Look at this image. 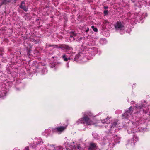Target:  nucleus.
<instances>
[{
    "mask_svg": "<svg viewBox=\"0 0 150 150\" xmlns=\"http://www.w3.org/2000/svg\"><path fill=\"white\" fill-rule=\"evenodd\" d=\"M3 4H4V3H3V1H2L1 2L0 4V7L1 6L3 5Z\"/></svg>",
    "mask_w": 150,
    "mask_h": 150,
    "instance_id": "nucleus-22",
    "label": "nucleus"
},
{
    "mask_svg": "<svg viewBox=\"0 0 150 150\" xmlns=\"http://www.w3.org/2000/svg\"><path fill=\"white\" fill-rule=\"evenodd\" d=\"M49 45V46H50V47H51V46H53V45Z\"/></svg>",
    "mask_w": 150,
    "mask_h": 150,
    "instance_id": "nucleus-26",
    "label": "nucleus"
},
{
    "mask_svg": "<svg viewBox=\"0 0 150 150\" xmlns=\"http://www.w3.org/2000/svg\"><path fill=\"white\" fill-rule=\"evenodd\" d=\"M103 23L105 24H106L108 23H109V22L108 21L105 20L103 21Z\"/></svg>",
    "mask_w": 150,
    "mask_h": 150,
    "instance_id": "nucleus-20",
    "label": "nucleus"
},
{
    "mask_svg": "<svg viewBox=\"0 0 150 150\" xmlns=\"http://www.w3.org/2000/svg\"><path fill=\"white\" fill-rule=\"evenodd\" d=\"M73 40L74 41L75 40V39L74 38V37H73Z\"/></svg>",
    "mask_w": 150,
    "mask_h": 150,
    "instance_id": "nucleus-27",
    "label": "nucleus"
},
{
    "mask_svg": "<svg viewBox=\"0 0 150 150\" xmlns=\"http://www.w3.org/2000/svg\"><path fill=\"white\" fill-rule=\"evenodd\" d=\"M117 124V122L116 121L114 122L111 125H110L111 128L115 127Z\"/></svg>",
    "mask_w": 150,
    "mask_h": 150,
    "instance_id": "nucleus-13",
    "label": "nucleus"
},
{
    "mask_svg": "<svg viewBox=\"0 0 150 150\" xmlns=\"http://www.w3.org/2000/svg\"><path fill=\"white\" fill-rule=\"evenodd\" d=\"M59 47L64 50L67 51L72 50V47H69L68 45L65 44H60V46Z\"/></svg>",
    "mask_w": 150,
    "mask_h": 150,
    "instance_id": "nucleus-4",
    "label": "nucleus"
},
{
    "mask_svg": "<svg viewBox=\"0 0 150 150\" xmlns=\"http://www.w3.org/2000/svg\"><path fill=\"white\" fill-rule=\"evenodd\" d=\"M68 59H70V58H68Z\"/></svg>",
    "mask_w": 150,
    "mask_h": 150,
    "instance_id": "nucleus-28",
    "label": "nucleus"
},
{
    "mask_svg": "<svg viewBox=\"0 0 150 150\" xmlns=\"http://www.w3.org/2000/svg\"><path fill=\"white\" fill-rule=\"evenodd\" d=\"M80 120L81 123L85 124L86 126L94 125L96 123V122L90 119L86 115H84L83 117L81 118Z\"/></svg>",
    "mask_w": 150,
    "mask_h": 150,
    "instance_id": "nucleus-1",
    "label": "nucleus"
},
{
    "mask_svg": "<svg viewBox=\"0 0 150 150\" xmlns=\"http://www.w3.org/2000/svg\"><path fill=\"white\" fill-rule=\"evenodd\" d=\"M84 115H86L88 117H93V114L90 112H88L84 114Z\"/></svg>",
    "mask_w": 150,
    "mask_h": 150,
    "instance_id": "nucleus-11",
    "label": "nucleus"
},
{
    "mask_svg": "<svg viewBox=\"0 0 150 150\" xmlns=\"http://www.w3.org/2000/svg\"><path fill=\"white\" fill-rule=\"evenodd\" d=\"M80 55L79 54H76L74 60L75 61H76V60H77L80 57Z\"/></svg>",
    "mask_w": 150,
    "mask_h": 150,
    "instance_id": "nucleus-15",
    "label": "nucleus"
},
{
    "mask_svg": "<svg viewBox=\"0 0 150 150\" xmlns=\"http://www.w3.org/2000/svg\"><path fill=\"white\" fill-rule=\"evenodd\" d=\"M66 129V127L61 126L60 127L53 128L52 129V130L53 133L59 132L60 134L62 132L64 131Z\"/></svg>",
    "mask_w": 150,
    "mask_h": 150,
    "instance_id": "nucleus-3",
    "label": "nucleus"
},
{
    "mask_svg": "<svg viewBox=\"0 0 150 150\" xmlns=\"http://www.w3.org/2000/svg\"><path fill=\"white\" fill-rule=\"evenodd\" d=\"M114 26L116 29L120 30H123L125 27L124 23L121 21H117Z\"/></svg>",
    "mask_w": 150,
    "mask_h": 150,
    "instance_id": "nucleus-2",
    "label": "nucleus"
},
{
    "mask_svg": "<svg viewBox=\"0 0 150 150\" xmlns=\"http://www.w3.org/2000/svg\"><path fill=\"white\" fill-rule=\"evenodd\" d=\"M77 147L79 150H84L83 148L81 147L80 146V145L79 144L77 145Z\"/></svg>",
    "mask_w": 150,
    "mask_h": 150,
    "instance_id": "nucleus-18",
    "label": "nucleus"
},
{
    "mask_svg": "<svg viewBox=\"0 0 150 150\" xmlns=\"http://www.w3.org/2000/svg\"><path fill=\"white\" fill-rule=\"evenodd\" d=\"M62 58L64 59V60L65 61H67L68 60V58L66 57V56L65 55H64L62 56Z\"/></svg>",
    "mask_w": 150,
    "mask_h": 150,
    "instance_id": "nucleus-16",
    "label": "nucleus"
},
{
    "mask_svg": "<svg viewBox=\"0 0 150 150\" xmlns=\"http://www.w3.org/2000/svg\"><path fill=\"white\" fill-rule=\"evenodd\" d=\"M108 117H107L106 118V119H104L102 121V122L103 123H106L107 124H108L110 123V121H108Z\"/></svg>",
    "mask_w": 150,
    "mask_h": 150,
    "instance_id": "nucleus-12",
    "label": "nucleus"
},
{
    "mask_svg": "<svg viewBox=\"0 0 150 150\" xmlns=\"http://www.w3.org/2000/svg\"><path fill=\"white\" fill-rule=\"evenodd\" d=\"M0 55H1V54H0Z\"/></svg>",
    "mask_w": 150,
    "mask_h": 150,
    "instance_id": "nucleus-29",
    "label": "nucleus"
},
{
    "mask_svg": "<svg viewBox=\"0 0 150 150\" xmlns=\"http://www.w3.org/2000/svg\"><path fill=\"white\" fill-rule=\"evenodd\" d=\"M69 34L70 35V38H73V37H75L76 35V34L74 31H71L69 33Z\"/></svg>",
    "mask_w": 150,
    "mask_h": 150,
    "instance_id": "nucleus-8",
    "label": "nucleus"
},
{
    "mask_svg": "<svg viewBox=\"0 0 150 150\" xmlns=\"http://www.w3.org/2000/svg\"><path fill=\"white\" fill-rule=\"evenodd\" d=\"M145 107V105H144L142 104V105H140L137 106L136 107V108H137V110H139L140 111L141 110L143 109V107Z\"/></svg>",
    "mask_w": 150,
    "mask_h": 150,
    "instance_id": "nucleus-7",
    "label": "nucleus"
},
{
    "mask_svg": "<svg viewBox=\"0 0 150 150\" xmlns=\"http://www.w3.org/2000/svg\"><path fill=\"white\" fill-rule=\"evenodd\" d=\"M126 112L128 113L131 114L133 112V110L132 109V107L131 106L129 108V109Z\"/></svg>",
    "mask_w": 150,
    "mask_h": 150,
    "instance_id": "nucleus-9",
    "label": "nucleus"
},
{
    "mask_svg": "<svg viewBox=\"0 0 150 150\" xmlns=\"http://www.w3.org/2000/svg\"><path fill=\"white\" fill-rule=\"evenodd\" d=\"M55 46L57 48H59V47L60 46V45H55Z\"/></svg>",
    "mask_w": 150,
    "mask_h": 150,
    "instance_id": "nucleus-23",
    "label": "nucleus"
},
{
    "mask_svg": "<svg viewBox=\"0 0 150 150\" xmlns=\"http://www.w3.org/2000/svg\"><path fill=\"white\" fill-rule=\"evenodd\" d=\"M98 146L97 144L94 143H91L88 148V150H97Z\"/></svg>",
    "mask_w": 150,
    "mask_h": 150,
    "instance_id": "nucleus-5",
    "label": "nucleus"
},
{
    "mask_svg": "<svg viewBox=\"0 0 150 150\" xmlns=\"http://www.w3.org/2000/svg\"><path fill=\"white\" fill-rule=\"evenodd\" d=\"M89 30V28H87L86 30H85V32L86 33L88 32Z\"/></svg>",
    "mask_w": 150,
    "mask_h": 150,
    "instance_id": "nucleus-25",
    "label": "nucleus"
},
{
    "mask_svg": "<svg viewBox=\"0 0 150 150\" xmlns=\"http://www.w3.org/2000/svg\"><path fill=\"white\" fill-rule=\"evenodd\" d=\"M2 1H3L4 4V5H6L8 3H10L11 2V0H3Z\"/></svg>",
    "mask_w": 150,
    "mask_h": 150,
    "instance_id": "nucleus-14",
    "label": "nucleus"
},
{
    "mask_svg": "<svg viewBox=\"0 0 150 150\" xmlns=\"http://www.w3.org/2000/svg\"><path fill=\"white\" fill-rule=\"evenodd\" d=\"M25 150H29V147L28 146L26 147L25 149Z\"/></svg>",
    "mask_w": 150,
    "mask_h": 150,
    "instance_id": "nucleus-21",
    "label": "nucleus"
},
{
    "mask_svg": "<svg viewBox=\"0 0 150 150\" xmlns=\"http://www.w3.org/2000/svg\"><path fill=\"white\" fill-rule=\"evenodd\" d=\"M91 28L93 29V30L95 32H97L98 31V29L96 28H95L94 26H91Z\"/></svg>",
    "mask_w": 150,
    "mask_h": 150,
    "instance_id": "nucleus-17",
    "label": "nucleus"
},
{
    "mask_svg": "<svg viewBox=\"0 0 150 150\" xmlns=\"http://www.w3.org/2000/svg\"><path fill=\"white\" fill-rule=\"evenodd\" d=\"M104 13L105 16H106L108 14V11L107 10H105L104 11Z\"/></svg>",
    "mask_w": 150,
    "mask_h": 150,
    "instance_id": "nucleus-19",
    "label": "nucleus"
},
{
    "mask_svg": "<svg viewBox=\"0 0 150 150\" xmlns=\"http://www.w3.org/2000/svg\"><path fill=\"white\" fill-rule=\"evenodd\" d=\"M25 2L23 1L21 2L20 5L19 7L21 9H23L25 12H27L28 11V8L25 5Z\"/></svg>",
    "mask_w": 150,
    "mask_h": 150,
    "instance_id": "nucleus-6",
    "label": "nucleus"
},
{
    "mask_svg": "<svg viewBox=\"0 0 150 150\" xmlns=\"http://www.w3.org/2000/svg\"><path fill=\"white\" fill-rule=\"evenodd\" d=\"M104 8L105 10L107 9L108 8V6H104Z\"/></svg>",
    "mask_w": 150,
    "mask_h": 150,
    "instance_id": "nucleus-24",
    "label": "nucleus"
},
{
    "mask_svg": "<svg viewBox=\"0 0 150 150\" xmlns=\"http://www.w3.org/2000/svg\"><path fill=\"white\" fill-rule=\"evenodd\" d=\"M128 116V114L127 112L122 115V117L123 119L126 118Z\"/></svg>",
    "mask_w": 150,
    "mask_h": 150,
    "instance_id": "nucleus-10",
    "label": "nucleus"
}]
</instances>
